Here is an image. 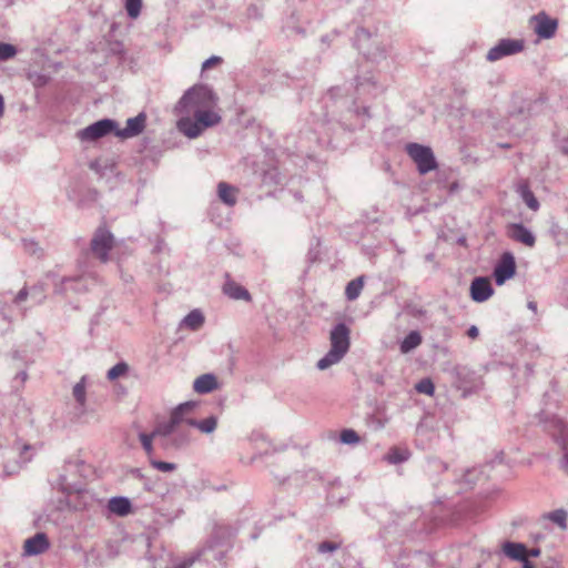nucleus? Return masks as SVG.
<instances>
[{
	"label": "nucleus",
	"instance_id": "nucleus-7",
	"mask_svg": "<svg viewBox=\"0 0 568 568\" xmlns=\"http://www.w3.org/2000/svg\"><path fill=\"white\" fill-rule=\"evenodd\" d=\"M524 48L525 41L523 39H500L494 47L488 50L486 59L489 62H496L503 58L520 53Z\"/></svg>",
	"mask_w": 568,
	"mask_h": 568
},
{
	"label": "nucleus",
	"instance_id": "nucleus-4",
	"mask_svg": "<svg viewBox=\"0 0 568 568\" xmlns=\"http://www.w3.org/2000/svg\"><path fill=\"white\" fill-rule=\"evenodd\" d=\"M356 45L367 59L379 61L386 57V48L377 38H373L366 29H358L356 32Z\"/></svg>",
	"mask_w": 568,
	"mask_h": 568
},
{
	"label": "nucleus",
	"instance_id": "nucleus-61",
	"mask_svg": "<svg viewBox=\"0 0 568 568\" xmlns=\"http://www.w3.org/2000/svg\"><path fill=\"white\" fill-rule=\"evenodd\" d=\"M23 449H24V450H29V449H30V446L24 445V446H23Z\"/></svg>",
	"mask_w": 568,
	"mask_h": 568
},
{
	"label": "nucleus",
	"instance_id": "nucleus-38",
	"mask_svg": "<svg viewBox=\"0 0 568 568\" xmlns=\"http://www.w3.org/2000/svg\"><path fill=\"white\" fill-rule=\"evenodd\" d=\"M339 439L345 445H357L361 442L358 434L351 428L343 429Z\"/></svg>",
	"mask_w": 568,
	"mask_h": 568
},
{
	"label": "nucleus",
	"instance_id": "nucleus-25",
	"mask_svg": "<svg viewBox=\"0 0 568 568\" xmlns=\"http://www.w3.org/2000/svg\"><path fill=\"white\" fill-rule=\"evenodd\" d=\"M217 196L227 206H234L237 202V189L226 182L217 184Z\"/></svg>",
	"mask_w": 568,
	"mask_h": 568
},
{
	"label": "nucleus",
	"instance_id": "nucleus-43",
	"mask_svg": "<svg viewBox=\"0 0 568 568\" xmlns=\"http://www.w3.org/2000/svg\"><path fill=\"white\" fill-rule=\"evenodd\" d=\"M150 464L153 468L162 473H170L176 469L174 463L161 462L153 458H150Z\"/></svg>",
	"mask_w": 568,
	"mask_h": 568
},
{
	"label": "nucleus",
	"instance_id": "nucleus-30",
	"mask_svg": "<svg viewBox=\"0 0 568 568\" xmlns=\"http://www.w3.org/2000/svg\"><path fill=\"white\" fill-rule=\"evenodd\" d=\"M204 323V316L200 310L191 311L183 320L182 325L192 329H199Z\"/></svg>",
	"mask_w": 568,
	"mask_h": 568
},
{
	"label": "nucleus",
	"instance_id": "nucleus-18",
	"mask_svg": "<svg viewBox=\"0 0 568 568\" xmlns=\"http://www.w3.org/2000/svg\"><path fill=\"white\" fill-rule=\"evenodd\" d=\"M49 548V540L44 532H38L24 541L23 552L27 556H37Z\"/></svg>",
	"mask_w": 568,
	"mask_h": 568
},
{
	"label": "nucleus",
	"instance_id": "nucleus-26",
	"mask_svg": "<svg viewBox=\"0 0 568 568\" xmlns=\"http://www.w3.org/2000/svg\"><path fill=\"white\" fill-rule=\"evenodd\" d=\"M108 509L110 513L124 517L131 513V501L126 497H112L108 503Z\"/></svg>",
	"mask_w": 568,
	"mask_h": 568
},
{
	"label": "nucleus",
	"instance_id": "nucleus-24",
	"mask_svg": "<svg viewBox=\"0 0 568 568\" xmlns=\"http://www.w3.org/2000/svg\"><path fill=\"white\" fill-rule=\"evenodd\" d=\"M219 387L217 379L213 374H203L193 383V389L197 394H209Z\"/></svg>",
	"mask_w": 568,
	"mask_h": 568
},
{
	"label": "nucleus",
	"instance_id": "nucleus-35",
	"mask_svg": "<svg viewBox=\"0 0 568 568\" xmlns=\"http://www.w3.org/2000/svg\"><path fill=\"white\" fill-rule=\"evenodd\" d=\"M191 442V435L187 430L182 429V426L176 428V433L172 438V443L175 447H183L189 445Z\"/></svg>",
	"mask_w": 568,
	"mask_h": 568
},
{
	"label": "nucleus",
	"instance_id": "nucleus-20",
	"mask_svg": "<svg viewBox=\"0 0 568 568\" xmlns=\"http://www.w3.org/2000/svg\"><path fill=\"white\" fill-rule=\"evenodd\" d=\"M223 293L232 300L251 301V294L242 285L231 278H227L223 285Z\"/></svg>",
	"mask_w": 568,
	"mask_h": 568
},
{
	"label": "nucleus",
	"instance_id": "nucleus-11",
	"mask_svg": "<svg viewBox=\"0 0 568 568\" xmlns=\"http://www.w3.org/2000/svg\"><path fill=\"white\" fill-rule=\"evenodd\" d=\"M516 273L515 257L510 252L503 253L500 260L494 268V278L497 285H503Z\"/></svg>",
	"mask_w": 568,
	"mask_h": 568
},
{
	"label": "nucleus",
	"instance_id": "nucleus-31",
	"mask_svg": "<svg viewBox=\"0 0 568 568\" xmlns=\"http://www.w3.org/2000/svg\"><path fill=\"white\" fill-rule=\"evenodd\" d=\"M363 286H364V278L363 276H359L353 281H351L347 285H346V288H345V295L347 297L348 301H354L356 300L362 290H363Z\"/></svg>",
	"mask_w": 568,
	"mask_h": 568
},
{
	"label": "nucleus",
	"instance_id": "nucleus-8",
	"mask_svg": "<svg viewBox=\"0 0 568 568\" xmlns=\"http://www.w3.org/2000/svg\"><path fill=\"white\" fill-rule=\"evenodd\" d=\"M545 428L551 435L554 440L560 445L562 449H567L568 445V424L557 415H545L541 419Z\"/></svg>",
	"mask_w": 568,
	"mask_h": 568
},
{
	"label": "nucleus",
	"instance_id": "nucleus-21",
	"mask_svg": "<svg viewBox=\"0 0 568 568\" xmlns=\"http://www.w3.org/2000/svg\"><path fill=\"white\" fill-rule=\"evenodd\" d=\"M227 551L226 547L219 546L214 542H209L199 554L197 557H202L204 561L211 562L213 560L222 562Z\"/></svg>",
	"mask_w": 568,
	"mask_h": 568
},
{
	"label": "nucleus",
	"instance_id": "nucleus-47",
	"mask_svg": "<svg viewBox=\"0 0 568 568\" xmlns=\"http://www.w3.org/2000/svg\"><path fill=\"white\" fill-rule=\"evenodd\" d=\"M221 61H222V59L220 57L213 55V57L206 59L202 63V70H207V69L212 68L213 65L219 64Z\"/></svg>",
	"mask_w": 568,
	"mask_h": 568
},
{
	"label": "nucleus",
	"instance_id": "nucleus-56",
	"mask_svg": "<svg viewBox=\"0 0 568 568\" xmlns=\"http://www.w3.org/2000/svg\"><path fill=\"white\" fill-rule=\"evenodd\" d=\"M475 473V470H470L466 474V481L467 483H473V479L470 478L473 476V474Z\"/></svg>",
	"mask_w": 568,
	"mask_h": 568
},
{
	"label": "nucleus",
	"instance_id": "nucleus-19",
	"mask_svg": "<svg viewBox=\"0 0 568 568\" xmlns=\"http://www.w3.org/2000/svg\"><path fill=\"white\" fill-rule=\"evenodd\" d=\"M504 555L513 560L525 564L528 560V549L521 542L505 541L501 546Z\"/></svg>",
	"mask_w": 568,
	"mask_h": 568
},
{
	"label": "nucleus",
	"instance_id": "nucleus-55",
	"mask_svg": "<svg viewBox=\"0 0 568 568\" xmlns=\"http://www.w3.org/2000/svg\"><path fill=\"white\" fill-rule=\"evenodd\" d=\"M528 308L531 310L532 312H536L537 310V304L536 302L534 301H529L528 304H527Z\"/></svg>",
	"mask_w": 568,
	"mask_h": 568
},
{
	"label": "nucleus",
	"instance_id": "nucleus-23",
	"mask_svg": "<svg viewBox=\"0 0 568 568\" xmlns=\"http://www.w3.org/2000/svg\"><path fill=\"white\" fill-rule=\"evenodd\" d=\"M179 130L187 138L195 139L201 135L204 128L200 124V122L194 118H182L178 122Z\"/></svg>",
	"mask_w": 568,
	"mask_h": 568
},
{
	"label": "nucleus",
	"instance_id": "nucleus-57",
	"mask_svg": "<svg viewBox=\"0 0 568 568\" xmlns=\"http://www.w3.org/2000/svg\"><path fill=\"white\" fill-rule=\"evenodd\" d=\"M3 110H4L3 98H2V95L0 94V116L3 114Z\"/></svg>",
	"mask_w": 568,
	"mask_h": 568
},
{
	"label": "nucleus",
	"instance_id": "nucleus-5",
	"mask_svg": "<svg viewBox=\"0 0 568 568\" xmlns=\"http://www.w3.org/2000/svg\"><path fill=\"white\" fill-rule=\"evenodd\" d=\"M406 152L417 165L420 174H426L437 168L435 155L429 146L418 143H408Z\"/></svg>",
	"mask_w": 568,
	"mask_h": 568
},
{
	"label": "nucleus",
	"instance_id": "nucleus-14",
	"mask_svg": "<svg viewBox=\"0 0 568 568\" xmlns=\"http://www.w3.org/2000/svg\"><path fill=\"white\" fill-rule=\"evenodd\" d=\"M480 386L481 382L474 372L467 369L458 371L457 387L462 390L464 397L476 393Z\"/></svg>",
	"mask_w": 568,
	"mask_h": 568
},
{
	"label": "nucleus",
	"instance_id": "nucleus-10",
	"mask_svg": "<svg viewBox=\"0 0 568 568\" xmlns=\"http://www.w3.org/2000/svg\"><path fill=\"white\" fill-rule=\"evenodd\" d=\"M194 407V402L180 404L171 413L169 422L154 430L155 435L160 434L163 436H171L173 438L174 434L176 433V428L182 426V410H192Z\"/></svg>",
	"mask_w": 568,
	"mask_h": 568
},
{
	"label": "nucleus",
	"instance_id": "nucleus-34",
	"mask_svg": "<svg viewBox=\"0 0 568 568\" xmlns=\"http://www.w3.org/2000/svg\"><path fill=\"white\" fill-rule=\"evenodd\" d=\"M85 389H87V377L82 376L81 379L73 386V392H72L73 397L81 406H83L87 400Z\"/></svg>",
	"mask_w": 568,
	"mask_h": 568
},
{
	"label": "nucleus",
	"instance_id": "nucleus-51",
	"mask_svg": "<svg viewBox=\"0 0 568 568\" xmlns=\"http://www.w3.org/2000/svg\"><path fill=\"white\" fill-rule=\"evenodd\" d=\"M47 284L44 282H39L37 285H34L31 288V293L34 295L37 293H43L45 290Z\"/></svg>",
	"mask_w": 568,
	"mask_h": 568
},
{
	"label": "nucleus",
	"instance_id": "nucleus-33",
	"mask_svg": "<svg viewBox=\"0 0 568 568\" xmlns=\"http://www.w3.org/2000/svg\"><path fill=\"white\" fill-rule=\"evenodd\" d=\"M544 517L546 519L552 521L554 524L558 525L561 529L567 528L568 514L562 508L550 511V513L546 514Z\"/></svg>",
	"mask_w": 568,
	"mask_h": 568
},
{
	"label": "nucleus",
	"instance_id": "nucleus-45",
	"mask_svg": "<svg viewBox=\"0 0 568 568\" xmlns=\"http://www.w3.org/2000/svg\"><path fill=\"white\" fill-rule=\"evenodd\" d=\"M189 412L190 410H182V425H186V426L194 427V428L197 429V427H199V419H195L193 417H189L186 415Z\"/></svg>",
	"mask_w": 568,
	"mask_h": 568
},
{
	"label": "nucleus",
	"instance_id": "nucleus-13",
	"mask_svg": "<svg viewBox=\"0 0 568 568\" xmlns=\"http://www.w3.org/2000/svg\"><path fill=\"white\" fill-rule=\"evenodd\" d=\"M145 123L146 115L144 113H139L136 116L129 118L126 120V125L123 129H120L116 123L115 136L122 140L134 138L143 132Z\"/></svg>",
	"mask_w": 568,
	"mask_h": 568
},
{
	"label": "nucleus",
	"instance_id": "nucleus-41",
	"mask_svg": "<svg viewBox=\"0 0 568 568\" xmlns=\"http://www.w3.org/2000/svg\"><path fill=\"white\" fill-rule=\"evenodd\" d=\"M155 436V433H151V434H145V433H141L139 435V438H140V442L142 444V447L143 449L145 450V453L148 454V456L151 458V455L153 453V445H152V440H153V437Z\"/></svg>",
	"mask_w": 568,
	"mask_h": 568
},
{
	"label": "nucleus",
	"instance_id": "nucleus-2",
	"mask_svg": "<svg viewBox=\"0 0 568 568\" xmlns=\"http://www.w3.org/2000/svg\"><path fill=\"white\" fill-rule=\"evenodd\" d=\"M349 334L351 331L344 323H338L332 328L329 334L331 348L316 364L320 371H325L344 358L351 345Z\"/></svg>",
	"mask_w": 568,
	"mask_h": 568
},
{
	"label": "nucleus",
	"instance_id": "nucleus-60",
	"mask_svg": "<svg viewBox=\"0 0 568 568\" xmlns=\"http://www.w3.org/2000/svg\"><path fill=\"white\" fill-rule=\"evenodd\" d=\"M295 199H296V200H298V201L302 199V196L300 195V193H295Z\"/></svg>",
	"mask_w": 568,
	"mask_h": 568
},
{
	"label": "nucleus",
	"instance_id": "nucleus-40",
	"mask_svg": "<svg viewBox=\"0 0 568 568\" xmlns=\"http://www.w3.org/2000/svg\"><path fill=\"white\" fill-rule=\"evenodd\" d=\"M128 369H129L128 364H125L124 362H120L108 371L106 377L110 381H114V379L123 376L128 372Z\"/></svg>",
	"mask_w": 568,
	"mask_h": 568
},
{
	"label": "nucleus",
	"instance_id": "nucleus-39",
	"mask_svg": "<svg viewBox=\"0 0 568 568\" xmlns=\"http://www.w3.org/2000/svg\"><path fill=\"white\" fill-rule=\"evenodd\" d=\"M142 9V0H125V10L131 19H136Z\"/></svg>",
	"mask_w": 568,
	"mask_h": 568
},
{
	"label": "nucleus",
	"instance_id": "nucleus-27",
	"mask_svg": "<svg viewBox=\"0 0 568 568\" xmlns=\"http://www.w3.org/2000/svg\"><path fill=\"white\" fill-rule=\"evenodd\" d=\"M517 192L530 210L537 211L539 209V202L527 183H520L517 186Z\"/></svg>",
	"mask_w": 568,
	"mask_h": 568
},
{
	"label": "nucleus",
	"instance_id": "nucleus-53",
	"mask_svg": "<svg viewBox=\"0 0 568 568\" xmlns=\"http://www.w3.org/2000/svg\"><path fill=\"white\" fill-rule=\"evenodd\" d=\"M90 169L95 171L97 173H101V164L99 160H94L90 163Z\"/></svg>",
	"mask_w": 568,
	"mask_h": 568
},
{
	"label": "nucleus",
	"instance_id": "nucleus-48",
	"mask_svg": "<svg viewBox=\"0 0 568 568\" xmlns=\"http://www.w3.org/2000/svg\"><path fill=\"white\" fill-rule=\"evenodd\" d=\"M23 246H24V250L31 254H37L38 251L40 250L38 244L32 242V241H27L24 240L23 241Z\"/></svg>",
	"mask_w": 568,
	"mask_h": 568
},
{
	"label": "nucleus",
	"instance_id": "nucleus-46",
	"mask_svg": "<svg viewBox=\"0 0 568 568\" xmlns=\"http://www.w3.org/2000/svg\"><path fill=\"white\" fill-rule=\"evenodd\" d=\"M428 467L432 470H445L447 469L446 464H444L442 460L433 458L428 460Z\"/></svg>",
	"mask_w": 568,
	"mask_h": 568
},
{
	"label": "nucleus",
	"instance_id": "nucleus-15",
	"mask_svg": "<svg viewBox=\"0 0 568 568\" xmlns=\"http://www.w3.org/2000/svg\"><path fill=\"white\" fill-rule=\"evenodd\" d=\"M494 288L487 277H475L470 284V297L474 302L483 303L490 298Z\"/></svg>",
	"mask_w": 568,
	"mask_h": 568
},
{
	"label": "nucleus",
	"instance_id": "nucleus-52",
	"mask_svg": "<svg viewBox=\"0 0 568 568\" xmlns=\"http://www.w3.org/2000/svg\"><path fill=\"white\" fill-rule=\"evenodd\" d=\"M479 335V329L477 326L475 325H471L468 329H467V336L470 337V338H477Z\"/></svg>",
	"mask_w": 568,
	"mask_h": 568
},
{
	"label": "nucleus",
	"instance_id": "nucleus-12",
	"mask_svg": "<svg viewBox=\"0 0 568 568\" xmlns=\"http://www.w3.org/2000/svg\"><path fill=\"white\" fill-rule=\"evenodd\" d=\"M535 33L541 39H550L555 36L558 21L545 12H539L531 18Z\"/></svg>",
	"mask_w": 568,
	"mask_h": 568
},
{
	"label": "nucleus",
	"instance_id": "nucleus-58",
	"mask_svg": "<svg viewBox=\"0 0 568 568\" xmlns=\"http://www.w3.org/2000/svg\"><path fill=\"white\" fill-rule=\"evenodd\" d=\"M523 568H535V566L529 560H525V564H523Z\"/></svg>",
	"mask_w": 568,
	"mask_h": 568
},
{
	"label": "nucleus",
	"instance_id": "nucleus-16",
	"mask_svg": "<svg viewBox=\"0 0 568 568\" xmlns=\"http://www.w3.org/2000/svg\"><path fill=\"white\" fill-rule=\"evenodd\" d=\"M328 94H329V97L332 99L342 101L343 105H347V106L351 105L348 111L355 113V115L361 120L359 121L361 125L364 123V119H368L369 118L368 109L366 106H363L362 109L356 106L355 105L356 102H355V100L353 98L348 99L347 97H344L342 88H339V87L332 88L328 91Z\"/></svg>",
	"mask_w": 568,
	"mask_h": 568
},
{
	"label": "nucleus",
	"instance_id": "nucleus-44",
	"mask_svg": "<svg viewBox=\"0 0 568 568\" xmlns=\"http://www.w3.org/2000/svg\"><path fill=\"white\" fill-rule=\"evenodd\" d=\"M17 49L10 43H0V61H6L14 57Z\"/></svg>",
	"mask_w": 568,
	"mask_h": 568
},
{
	"label": "nucleus",
	"instance_id": "nucleus-62",
	"mask_svg": "<svg viewBox=\"0 0 568 568\" xmlns=\"http://www.w3.org/2000/svg\"><path fill=\"white\" fill-rule=\"evenodd\" d=\"M566 152L568 153V150Z\"/></svg>",
	"mask_w": 568,
	"mask_h": 568
},
{
	"label": "nucleus",
	"instance_id": "nucleus-49",
	"mask_svg": "<svg viewBox=\"0 0 568 568\" xmlns=\"http://www.w3.org/2000/svg\"><path fill=\"white\" fill-rule=\"evenodd\" d=\"M28 295H29V291H28V288H27V287H23V288H21V290L18 292V294H17V296H16V298H14V302H16L17 304H19V303H21V302H24V301L27 300Z\"/></svg>",
	"mask_w": 568,
	"mask_h": 568
},
{
	"label": "nucleus",
	"instance_id": "nucleus-3",
	"mask_svg": "<svg viewBox=\"0 0 568 568\" xmlns=\"http://www.w3.org/2000/svg\"><path fill=\"white\" fill-rule=\"evenodd\" d=\"M45 278L52 282L54 293L58 295H65L69 291L83 293L88 291L89 284H93L95 282V278L91 274H82L74 277H61L53 271L48 272L45 274Z\"/></svg>",
	"mask_w": 568,
	"mask_h": 568
},
{
	"label": "nucleus",
	"instance_id": "nucleus-36",
	"mask_svg": "<svg viewBox=\"0 0 568 568\" xmlns=\"http://www.w3.org/2000/svg\"><path fill=\"white\" fill-rule=\"evenodd\" d=\"M342 547L341 541L336 540H324L320 542L316 547V550L320 555L333 554Z\"/></svg>",
	"mask_w": 568,
	"mask_h": 568
},
{
	"label": "nucleus",
	"instance_id": "nucleus-59",
	"mask_svg": "<svg viewBox=\"0 0 568 568\" xmlns=\"http://www.w3.org/2000/svg\"><path fill=\"white\" fill-rule=\"evenodd\" d=\"M564 460H565L566 465L568 466V450L564 455Z\"/></svg>",
	"mask_w": 568,
	"mask_h": 568
},
{
	"label": "nucleus",
	"instance_id": "nucleus-9",
	"mask_svg": "<svg viewBox=\"0 0 568 568\" xmlns=\"http://www.w3.org/2000/svg\"><path fill=\"white\" fill-rule=\"evenodd\" d=\"M113 235L106 229H98L91 240L92 253L105 263L109 260L108 254L113 246Z\"/></svg>",
	"mask_w": 568,
	"mask_h": 568
},
{
	"label": "nucleus",
	"instance_id": "nucleus-1",
	"mask_svg": "<svg viewBox=\"0 0 568 568\" xmlns=\"http://www.w3.org/2000/svg\"><path fill=\"white\" fill-rule=\"evenodd\" d=\"M214 104L213 93L206 87H194L186 91L179 102L181 111L193 112L194 118L205 129L217 124L221 116L209 110Z\"/></svg>",
	"mask_w": 568,
	"mask_h": 568
},
{
	"label": "nucleus",
	"instance_id": "nucleus-29",
	"mask_svg": "<svg viewBox=\"0 0 568 568\" xmlns=\"http://www.w3.org/2000/svg\"><path fill=\"white\" fill-rule=\"evenodd\" d=\"M422 343V335L417 331L409 332L402 341L399 348L403 354H407L418 347Z\"/></svg>",
	"mask_w": 568,
	"mask_h": 568
},
{
	"label": "nucleus",
	"instance_id": "nucleus-22",
	"mask_svg": "<svg viewBox=\"0 0 568 568\" xmlns=\"http://www.w3.org/2000/svg\"><path fill=\"white\" fill-rule=\"evenodd\" d=\"M382 92V87L373 80V77H363L357 79L356 93L358 97L373 95L376 97Z\"/></svg>",
	"mask_w": 568,
	"mask_h": 568
},
{
	"label": "nucleus",
	"instance_id": "nucleus-32",
	"mask_svg": "<svg viewBox=\"0 0 568 568\" xmlns=\"http://www.w3.org/2000/svg\"><path fill=\"white\" fill-rule=\"evenodd\" d=\"M217 424H219L217 416L211 415L204 419L199 420L197 430L202 434L210 435L216 430Z\"/></svg>",
	"mask_w": 568,
	"mask_h": 568
},
{
	"label": "nucleus",
	"instance_id": "nucleus-37",
	"mask_svg": "<svg viewBox=\"0 0 568 568\" xmlns=\"http://www.w3.org/2000/svg\"><path fill=\"white\" fill-rule=\"evenodd\" d=\"M385 459L389 464H394V465L400 464L408 459V453L405 450L397 449V448H392L389 450V453L386 455Z\"/></svg>",
	"mask_w": 568,
	"mask_h": 568
},
{
	"label": "nucleus",
	"instance_id": "nucleus-6",
	"mask_svg": "<svg viewBox=\"0 0 568 568\" xmlns=\"http://www.w3.org/2000/svg\"><path fill=\"white\" fill-rule=\"evenodd\" d=\"M116 121L112 119H101L84 129L78 131L77 138L82 142H95L111 133L115 135Z\"/></svg>",
	"mask_w": 568,
	"mask_h": 568
},
{
	"label": "nucleus",
	"instance_id": "nucleus-54",
	"mask_svg": "<svg viewBox=\"0 0 568 568\" xmlns=\"http://www.w3.org/2000/svg\"><path fill=\"white\" fill-rule=\"evenodd\" d=\"M540 555L539 548H531L528 550V556L530 557H538Z\"/></svg>",
	"mask_w": 568,
	"mask_h": 568
},
{
	"label": "nucleus",
	"instance_id": "nucleus-28",
	"mask_svg": "<svg viewBox=\"0 0 568 568\" xmlns=\"http://www.w3.org/2000/svg\"><path fill=\"white\" fill-rule=\"evenodd\" d=\"M57 487L64 494L80 493L82 490V483L77 480H69L67 475H60L57 481Z\"/></svg>",
	"mask_w": 568,
	"mask_h": 568
},
{
	"label": "nucleus",
	"instance_id": "nucleus-17",
	"mask_svg": "<svg viewBox=\"0 0 568 568\" xmlns=\"http://www.w3.org/2000/svg\"><path fill=\"white\" fill-rule=\"evenodd\" d=\"M507 235L528 247H532L536 243V237L532 232L521 223H511L507 227Z\"/></svg>",
	"mask_w": 568,
	"mask_h": 568
},
{
	"label": "nucleus",
	"instance_id": "nucleus-50",
	"mask_svg": "<svg viewBox=\"0 0 568 568\" xmlns=\"http://www.w3.org/2000/svg\"><path fill=\"white\" fill-rule=\"evenodd\" d=\"M195 560H196L195 557H191L189 559H185L184 561H182L181 564L176 565L173 568H190L194 564Z\"/></svg>",
	"mask_w": 568,
	"mask_h": 568
},
{
	"label": "nucleus",
	"instance_id": "nucleus-42",
	"mask_svg": "<svg viewBox=\"0 0 568 568\" xmlns=\"http://www.w3.org/2000/svg\"><path fill=\"white\" fill-rule=\"evenodd\" d=\"M415 389L420 394L433 395L435 386L429 378H424L415 385Z\"/></svg>",
	"mask_w": 568,
	"mask_h": 568
}]
</instances>
